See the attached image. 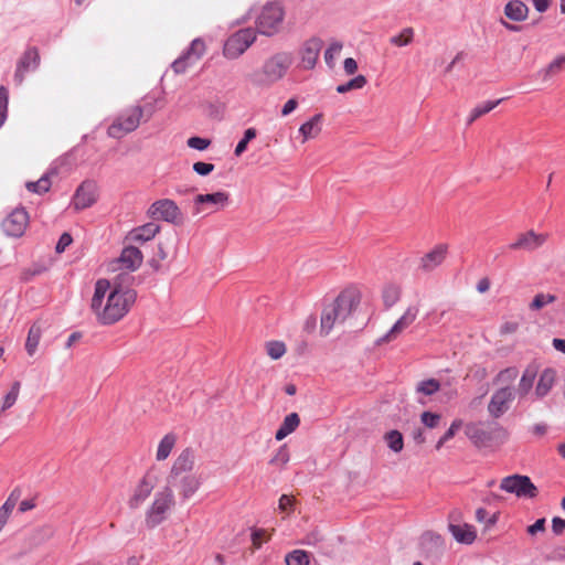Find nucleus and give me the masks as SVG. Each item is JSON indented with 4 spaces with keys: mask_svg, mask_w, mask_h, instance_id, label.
Here are the masks:
<instances>
[{
    "mask_svg": "<svg viewBox=\"0 0 565 565\" xmlns=\"http://www.w3.org/2000/svg\"><path fill=\"white\" fill-rule=\"evenodd\" d=\"M298 106V102L297 99L295 98H290L288 99L285 105L282 106V109H281V115L282 116H288L289 114H291Z\"/></svg>",
    "mask_w": 565,
    "mask_h": 565,
    "instance_id": "obj_61",
    "label": "nucleus"
},
{
    "mask_svg": "<svg viewBox=\"0 0 565 565\" xmlns=\"http://www.w3.org/2000/svg\"><path fill=\"white\" fill-rule=\"evenodd\" d=\"M97 200V185L93 181H84L73 195V206L75 210H84L92 206Z\"/></svg>",
    "mask_w": 565,
    "mask_h": 565,
    "instance_id": "obj_16",
    "label": "nucleus"
},
{
    "mask_svg": "<svg viewBox=\"0 0 565 565\" xmlns=\"http://www.w3.org/2000/svg\"><path fill=\"white\" fill-rule=\"evenodd\" d=\"M513 399V392L509 387H503L493 393L491 396L490 403L488 405V411L491 416L494 418L500 417L503 413H505L509 408L510 402Z\"/></svg>",
    "mask_w": 565,
    "mask_h": 565,
    "instance_id": "obj_19",
    "label": "nucleus"
},
{
    "mask_svg": "<svg viewBox=\"0 0 565 565\" xmlns=\"http://www.w3.org/2000/svg\"><path fill=\"white\" fill-rule=\"evenodd\" d=\"M323 42L320 39L312 38L305 42L300 51V66L305 70H311L317 64Z\"/></svg>",
    "mask_w": 565,
    "mask_h": 565,
    "instance_id": "obj_18",
    "label": "nucleus"
},
{
    "mask_svg": "<svg viewBox=\"0 0 565 565\" xmlns=\"http://www.w3.org/2000/svg\"><path fill=\"white\" fill-rule=\"evenodd\" d=\"M552 530L556 535H559L565 530V519L555 516L552 520Z\"/></svg>",
    "mask_w": 565,
    "mask_h": 565,
    "instance_id": "obj_59",
    "label": "nucleus"
},
{
    "mask_svg": "<svg viewBox=\"0 0 565 565\" xmlns=\"http://www.w3.org/2000/svg\"><path fill=\"white\" fill-rule=\"evenodd\" d=\"M556 379V373L552 369H545L540 375L539 382L535 387L537 397H544L553 387Z\"/></svg>",
    "mask_w": 565,
    "mask_h": 565,
    "instance_id": "obj_30",
    "label": "nucleus"
},
{
    "mask_svg": "<svg viewBox=\"0 0 565 565\" xmlns=\"http://www.w3.org/2000/svg\"><path fill=\"white\" fill-rule=\"evenodd\" d=\"M500 489L513 493L518 498L533 499L537 495L539 490L527 476L512 475L503 478Z\"/></svg>",
    "mask_w": 565,
    "mask_h": 565,
    "instance_id": "obj_8",
    "label": "nucleus"
},
{
    "mask_svg": "<svg viewBox=\"0 0 565 565\" xmlns=\"http://www.w3.org/2000/svg\"><path fill=\"white\" fill-rule=\"evenodd\" d=\"M160 232V225L154 222L132 228L126 236V241L135 244H143L151 241Z\"/></svg>",
    "mask_w": 565,
    "mask_h": 565,
    "instance_id": "obj_22",
    "label": "nucleus"
},
{
    "mask_svg": "<svg viewBox=\"0 0 565 565\" xmlns=\"http://www.w3.org/2000/svg\"><path fill=\"white\" fill-rule=\"evenodd\" d=\"M322 118V114H317L300 126L299 134L302 137V143L309 139H315L320 135Z\"/></svg>",
    "mask_w": 565,
    "mask_h": 565,
    "instance_id": "obj_27",
    "label": "nucleus"
},
{
    "mask_svg": "<svg viewBox=\"0 0 565 565\" xmlns=\"http://www.w3.org/2000/svg\"><path fill=\"white\" fill-rule=\"evenodd\" d=\"M195 456L192 449L186 448L182 450L179 457L174 460L171 468V477H175L180 473L191 471L194 467Z\"/></svg>",
    "mask_w": 565,
    "mask_h": 565,
    "instance_id": "obj_26",
    "label": "nucleus"
},
{
    "mask_svg": "<svg viewBox=\"0 0 565 565\" xmlns=\"http://www.w3.org/2000/svg\"><path fill=\"white\" fill-rule=\"evenodd\" d=\"M299 424H300L299 415L297 413H290L289 415H287L284 418L282 424L276 431L275 438L277 440H282L288 435H290L292 431H295L296 428L299 426Z\"/></svg>",
    "mask_w": 565,
    "mask_h": 565,
    "instance_id": "obj_33",
    "label": "nucleus"
},
{
    "mask_svg": "<svg viewBox=\"0 0 565 565\" xmlns=\"http://www.w3.org/2000/svg\"><path fill=\"white\" fill-rule=\"evenodd\" d=\"M201 480L195 475H186L180 481V495L183 500L191 498L200 488Z\"/></svg>",
    "mask_w": 565,
    "mask_h": 565,
    "instance_id": "obj_32",
    "label": "nucleus"
},
{
    "mask_svg": "<svg viewBox=\"0 0 565 565\" xmlns=\"http://www.w3.org/2000/svg\"><path fill=\"white\" fill-rule=\"evenodd\" d=\"M386 446L394 452H401L404 448V438L401 431L392 429L383 436Z\"/></svg>",
    "mask_w": 565,
    "mask_h": 565,
    "instance_id": "obj_37",
    "label": "nucleus"
},
{
    "mask_svg": "<svg viewBox=\"0 0 565 565\" xmlns=\"http://www.w3.org/2000/svg\"><path fill=\"white\" fill-rule=\"evenodd\" d=\"M531 431L533 435H535L537 437H542L547 433V425L543 424V423L535 424L531 428Z\"/></svg>",
    "mask_w": 565,
    "mask_h": 565,
    "instance_id": "obj_64",
    "label": "nucleus"
},
{
    "mask_svg": "<svg viewBox=\"0 0 565 565\" xmlns=\"http://www.w3.org/2000/svg\"><path fill=\"white\" fill-rule=\"evenodd\" d=\"M502 99L493 100V102H486L483 104H480L471 109L468 118H467V125L470 126L473 121H476L479 117L490 113L492 109H494Z\"/></svg>",
    "mask_w": 565,
    "mask_h": 565,
    "instance_id": "obj_35",
    "label": "nucleus"
},
{
    "mask_svg": "<svg viewBox=\"0 0 565 565\" xmlns=\"http://www.w3.org/2000/svg\"><path fill=\"white\" fill-rule=\"evenodd\" d=\"M322 541V535L319 531L315 530L306 535V537L302 541V544L306 545H317Z\"/></svg>",
    "mask_w": 565,
    "mask_h": 565,
    "instance_id": "obj_55",
    "label": "nucleus"
},
{
    "mask_svg": "<svg viewBox=\"0 0 565 565\" xmlns=\"http://www.w3.org/2000/svg\"><path fill=\"white\" fill-rule=\"evenodd\" d=\"M461 425H462L461 420H459V419L454 420L451 423L450 427L448 428V430L441 436V438L446 441L450 440L456 435V433L461 427Z\"/></svg>",
    "mask_w": 565,
    "mask_h": 565,
    "instance_id": "obj_57",
    "label": "nucleus"
},
{
    "mask_svg": "<svg viewBox=\"0 0 565 565\" xmlns=\"http://www.w3.org/2000/svg\"><path fill=\"white\" fill-rule=\"evenodd\" d=\"M285 11L279 2L265 4L256 19V26L264 35H274L281 29Z\"/></svg>",
    "mask_w": 565,
    "mask_h": 565,
    "instance_id": "obj_6",
    "label": "nucleus"
},
{
    "mask_svg": "<svg viewBox=\"0 0 565 565\" xmlns=\"http://www.w3.org/2000/svg\"><path fill=\"white\" fill-rule=\"evenodd\" d=\"M449 532L452 534L454 539L461 544L470 545L477 539V531L473 525L465 523V524H454L449 523L448 525Z\"/></svg>",
    "mask_w": 565,
    "mask_h": 565,
    "instance_id": "obj_24",
    "label": "nucleus"
},
{
    "mask_svg": "<svg viewBox=\"0 0 565 565\" xmlns=\"http://www.w3.org/2000/svg\"><path fill=\"white\" fill-rule=\"evenodd\" d=\"M267 353H286V344L281 341L273 340L266 343Z\"/></svg>",
    "mask_w": 565,
    "mask_h": 565,
    "instance_id": "obj_54",
    "label": "nucleus"
},
{
    "mask_svg": "<svg viewBox=\"0 0 565 565\" xmlns=\"http://www.w3.org/2000/svg\"><path fill=\"white\" fill-rule=\"evenodd\" d=\"M294 57L288 52H279L268 57L260 71L254 76V82L259 86H270L285 77L292 65Z\"/></svg>",
    "mask_w": 565,
    "mask_h": 565,
    "instance_id": "obj_3",
    "label": "nucleus"
},
{
    "mask_svg": "<svg viewBox=\"0 0 565 565\" xmlns=\"http://www.w3.org/2000/svg\"><path fill=\"white\" fill-rule=\"evenodd\" d=\"M440 420V415L430 413V412H424L422 414V422L425 426L428 428H435Z\"/></svg>",
    "mask_w": 565,
    "mask_h": 565,
    "instance_id": "obj_52",
    "label": "nucleus"
},
{
    "mask_svg": "<svg viewBox=\"0 0 565 565\" xmlns=\"http://www.w3.org/2000/svg\"><path fill=\"white\" fill-rule=\"evenodd\" d=\"M448 246L445 244L436 245L430 252L425 254L419 262V268L424 271H431L440 266L446 259Z\"/></svg>",
    "mask_w": 565,
    "mask_h": 565,
    "instance_id": "obj_21",
    "label": "nucleus"
},
{
    "mask_svg": "<svg viewBox=\"0 0 565 565\" xmlns=\"http://www.w3.org/2000/svg\"><path fill=\"white\" fill-rule=\"evenodd\" d=\"M230 202V194L225 191H218L207 194H198L194 199L196 205L210 204L214 207V211L224 209Z\"/></svg>",
    "mask_w": 565,
    "mask_h": 565,
    "instance_id": "obj_25",
    "label": "nucleus"
},
{
    "mask_svg": "<svg viewBox=\"0 0 565 565\" xmlns=\"http://www.w3.org/2000/svg\"><path fill=\"white\" fill-rule=\"evenodd\" d=\"M535 375H536V372L534 370H532V369L525 370V372L523 373V375L521 377L520 385H519V390L522 394H526L531 390L534 379H535Z\"/></svg>",
    "mask_w": 565,
    "mask_h": 565,
    "instance_id": "obj_46",
    "label": "nucleus"
},
{
    "mask_svg": "<svg viewBox=\"0 0 565 565\" xmlns=\"http://www.w3.org/2000/svg\"><path fill=\"white\" fill-rule=\"evenodd\" d=\"M174 505V495L169 487L158 491L150 508L146 512V525L153 529L161 524L168 516L169 511Z\"/></svg>",
    "mask_w": 565,
    "mask_h": 565,
    "instance_id": "obj_5",
    "label": "nucleus"
},
{
    "mask_svg": "<svg viewBox=\"0 0 565 565\" xmlns=\"http://www.w3.org/2000/svg\"><path fill=\"white\" fill-rule=\"evenodd\" d=\"M186 145L192 149L204 151L210 147L211 140L201 137H191L186 140Z\"/></svg>",
    "mask_w": 565,
    "mask_h": 565,
    "instance_id": "obj_51",
    "label": "nucleus"
},
{
    "mask_svg": "<svg viewBox=\"0 0 565 565\" xmlns=\"http://www.w3.org/2000/svg\"><path fill=\"white\" fill-rule=\"evenodd\" d=\"M413 38L414 30L412 28H405L399 34L392 36L390 42L395 46H405L412 43Z\"/></svg>",
    "mask_w": 565,
    "mask_h": 565,
    "instance_id": "obj_42",
    "label": "nucleus"
},
{
    "mask_svg": "<svg viewBox=\"0 0 565 565\" xmlns=\"http://www.w3.org/2000/svg\"><path fill=\"white\" fill-rule=\"evenodd\" d=\"M439 387H440L439 382L434 379H430V380L420 382L417 386V392L429 396V395H433L434 393H436L439 390Z\"/></svg>",
    "mask_w": 565,
    "mask_h": 565,
    "instance_id": "obj_49",
    "label": "nucleus"
},
{
    "mask_svg": "<svg viewBox=\"0 0 565 565\" xmlns=\"http://www.w3.org/2000/svg\"><path fill=\"white\" fill-rule=\"evenodd\" d=\"M565 68V55L552 61L545 68V77H553Z\"/></svg>",
    "mask_w": 565,
    "mask_h": 565,
    "instance_id": "obj_48",
    "label": "nucleus"
},
{
    "mask_svg": "<svg viewBox=\"0 0 565 565\" xmlns=\"http://www.w3.org/2000/svg\"><path fill=\"white\" fill-rule=\"evenodd\" d=\"M143 108L140 105H134L122 110L107 129L109 137L121 139L126 135L135 131L141 122Z\"/></svg>",
    "mask_w": 565,
    "mask_h": 565,
    "instance_id": "obj_4",
    "label": "nucleus"
},
{
    "mask_svg": "<svg viewBox=\"0 0 565 565\" xmlns=\"http://www.w3.org/2000/svg\"><path fill=\"white\" fill-rule=\"evenodd\" d=\"M256 40V32L252 28L238 30L232 34L225 42L223 54L226 58H237L241 56Z\"/></svg>",
    "mask_w": 565,
    "mask_h": 565,
    "instance_id": "obj_7",
    "label": "nucleus"
},
{
    "mask_svg": "<svg viewBox=\"0 0 565 565\" xmlns=\"http://www.w3.org/2000/svg\"><path fill=\"white\" fill-rule=\"evenodd\" d=\"M136 301V291L98 279L95 284L90 309L102 324H113L121 320Z\"/></svg>",
    "mask_w": 565,
    "mask_h": 565,
    "instance_id": "obj_1",
    "label": "nucleus"
},
{
    "mask_svg": "<svg viewBox=\"0 0 565 565\" xmlns=\"http://www.w3.org/2000/svg\"><path fill=\"white\" fill-rule=\"evenodd\" d=\"M157 478L150 472H147L134 490V494L128 501L131 509L139 508L151 494L156 487Z\"/></svg>",
    "mask_w": 565,
    "mask_h": 565,
    "instance_id": "obj_17",
    "label": "nucleus"
},
{
    "mask_svg": "<svg viewBox=\"0 0 565 565\" xmlns=\"http://www.w3.org/2000/svg\"><path fill=\"white\" fill-rule=\"evenodd\" d=\"M142 260L143 256L140 249L131 245L124 247L118 258V262L120 263L122 268L132 271L141 266Z\"/></svg>",
    "mask_w": 565,
    "mask_h": 565,
    "instance_id": "obj_23",
    "label": "nucleus"
},
{
    "mask_svg": "<svg viewBox=\"0 0 565 565\" xmlns=\"http://www.w3.org/2000/svg\"><path fill=\"white\" fill-rule=\"evenodd\" d=\"M465 434L478 448H490L503 444L508 439V431L497 422L469 423Z\"/></svg>",
    "mask_w": 565,
    "mask_h": 565,
    "instance_id": "obj_2",
    "label": "nucleus"
},
{
    "mask_svg": "<svg viewBox=\"0 0 565 565\" xmlns=\"http://www.w3.org/2000/svg\"><path fill=\"white\" fill-rule=\"evenodd\" d=\"M286 565H309V555L301 550H295L286 555Z\"/></svg>",
    "mask_w": 565,
    "mask_h": 565,
    "instance_id": "obj_40",
    "label": "nucleus"
},
{
    "mask_svg": "<svg viewBox=\"0 0 565 565\" xmlns=\"http://www.w3.org/2000/svg\"><path fill=\"white\" fill-rule=\"evenodd\" d=\"M177 443V436L172 433H169L163 436V438L160 440L156 458L159 461L166 460L169 455L171 454L174 445Z\"/></svg>",
    "mask_w": 565,
    "mask_h": 565,
    "instance_id": "obj_34",
    "label": "nucleus"
},
{
    "mask_svg": "<svg viewBox=\"0 0 565 565\" xmlns=\"http://www.w3.org/2000/svg\"><path fill=\"white\" fill-rule=\"evenodd\" d=\"M505 15L513 21H524L529 15V8L520 0H512L505 4Z\"/></svg>",
    "mask_w": 565,
    "mask_h": 565,
    "instance_id": "obj_29",
    "label": "nucleus"
},
{
    "mask_svg": "<svg viewBox=\"0 0 565 565\" xmlns=\"http://www.w3.org/2000/svg\"><path fill=\"white\" fill-rule=\"evenodd\" d=\"M547 233H537L534 230H529L519 233L515 239L508 245V249L512 252L523 250L532 253L541 248L548 239Z\"/></svg>",
    "mask_w": 565,
    "mask_h": 565,
    "instance_id": "obj_12",
    "label": "nucleus"
},
{
    "mask_svg": "<svg viewBox=\"0 0 565 565\" xmlns=\"http://www.w3.org/2000/svg\"><path fill=\"white\" fill-rule=\"evenodd\" d=\"M521 321L522 319L520 317L503 318L499 326V334L501 337L515 334L520 330Z\"/></svg>",
    "mask_w": 565,
    "mask_h": 565,
    "instance_id": "obj_36",
    "label": "nucleus"
},
{
    "mask_svg": "<svg viewBox=\"0 0 565 565\" xmlns=\"http://www.w3.org/2000/svg\"><path fill=\"white\" fill-rule=\"evenodd\" d=\"M28 225V212L24 209H15L3 220L2 230L10 237H21Z\"/></svg>",
    "mask_w": 565,
    "mask_h": 565,
    "instance_id": "obj_13",
    "label": "nucleus"
},
{
    "mask_svg": "<svg viewBox=\"0 0 565 565\" xmlns=\"http://www.w3.org/2000/svg\"><path fill=\"white\" fill-rule=\"evenodd\" d=\"M345 322V318L329 303L322 309L320 317V329L321 335H328L334 328Z\"/></svg>",
    "mask_w": 565,
    "mask_h": 565,
    "instance_id": "obj_20",
    "label": "nucleus"
},
{
    "mask_svg": "<svg viewBox=\"0 0 565 565\" xmlns=\"http://www.w3.org/2000/svg\"><path fill=\"white\" fill-rule=\"evenodd\" d=\"M73 239L68 233H63L56 244V252L63 253L67 246L72 244Z\"/></svg>",
    "mask_w": 565,
    "mask_h": 565,
    "instance_id": "obj_56",
    "label": "nucleus"
},
{
    "mask_svg": "<svg viewBox=\"0 0 565 565\" xmlns=\"http://www.w3.org/2000/svg\"><path fill=\"white\" fill-rule=\"evenodd\" d=\"M402 297V287L396 282H386L381 290V298L386 309L395 306Z\"/></svg>",
    "mask_w": 565,
    "mask_h": 565,
    "instance_id": "obj_28",
    "label": "nucleus"
},
{
    "mask_svg": "<svg viewBox=\"0 0 565 565\" xmlns=\"http://www.w3.org/2000/svg\"><path fill=\"white\" fill-rule=\"evenodd\" d=\"M45 321L38 320L31 326L25 342V348L29 353H32L38 349L42 332L45 329Z\"/></svg>",
    "mask_w": 565,
    "mask_h": 565,
    "instance_id": "obj_31",
    "label": "nucleus"
},
{
    "mask_svg": "<svg viewBox=\"0 0 565 565\" xmlns=\"http://www.w3.org/2000/svg\"><path fill=\"white\" fill-rule=\"evenodd\" d=\"M545 529V520L544 519H539L536 520L532 525H530L527 527V532L531 534V535H534L536 534L537 532H542L544 531Z\"/></svg>",
    "mask_w": 565,
    "mask_h": 565,
    "instance_id": "obj_62",
    "label": "nucleus"
},
{
    "mask_svg": "<svg viewBox=\"0 0 565 565\" xmlns=\"http://www.w3.org/2000/svg\"><path fill=\"white\" fill-rule=\"evenodd\" d=\"M20 386H21V384L18 381H15L12 384L11 390L8 392V394L3 398V404H2V408H1L2 412L9 409L10 407H12L15 404L18 396H19Z\"/></svg>",
    "mask_w": 565,
    "mask_h": 565,
    "instance_id": "obj_44",
    "label": "nucleus"
},
{
    "mask_svg": "<svg viewBox=\"0 0 565 565\" xmlns=\"http://www.w3.org/2000/svg\"><path fill=\"white\" fill-rule=\"evenodd\" d=\"M343 68L348 75H353L358 71V63L354 58L348 57L343 62Z\"/></svg>",
    "mask_w": 565,
    "mask_h": 565,
    "instance_id": "obj_58",
    "label": "nucleus"
},
{
    "mask_svg": "<svg viewBox=\"0 0 565 565\" xmlns=\"http://www.w3.org/2000/svg\"><path fill=\"white\" fill-rule=\"evenodd\" d=\"M362 300V291L355 285H349L343 288L335 299L331 302L333 307L345 318L358 309Z\"/></svg>",
    "mask_w": 565,
    "mask_h": 565,
    "instance_id": "obj_10",
    "label": "nucleus"
},
{
    "mask_svg": "<svg viewBox=\"0 0 565 565\" xmlns=\"http://www.w3.org/2000/svg\"><path fill=\"white\" fill-rule=\"evenodd\" d=\"M256 136L257 130L255 128L246 129L243 139L235 147L234 154L236 157L242 156L246 151L248 142L255 139Z\"/></svg>",
    "mask_w": 565,
    "mask_h": 565,
    "instance_id": "obj_41",
    "label": "nucleus"
},
{
    "mask_svg": "<svg viewBox=\"0 0 565 565\" xmlns=\"http://www.w3.org/2000/svg\"><path fill=\"white\" fill-rule=\"evenodd\" d=\"M9 92L7 87L0 86V127L4 124L8 114Z\"/></svg>",
    "mask_w": 565,
    "mask_h": 565,
    "instance_id": "obj_47",
    "label": "nucleus"
},
{
    "mask_svg": "<svg viewBox=\"0 0 565 565\" xmlns=\"http://www.w3.org/2000/svg\"><path fill=\"white\" fill-rule=\"evenodd\" d=\"M418 316V308L415 306H409L405 309L403 315L397 319V321L393 324L390 331L379 340V342H390L395 340L399 334H402L407 328H409Z\"/></svg>",
    "mask_w": 565,
    "mask_h": 565,
    "instance_id": "obj_15",
    "label": "nucleus"
},
{
    "mask_svg": "<svg viewBox=\"0 0 565 565\" xmlns=\"http://www.w3.org/2000/svg\"><path fill=\"white\" fill-rule=\"evenodd\" d=\"M265 535V530L257 529L252 533V542L255 548H259L262 546V537Z\"/></svg>",
    "mask_w": 565,
    "mask_h": 565,
    "instance_id": "obj_63",
    "label": "nucleus"
},
{
    "mask_svg": "<svg viewBox=\"0 0 565 565\" xmlns=\"http://www.w3.org/2000/svg\"><path fill=\"white\" fill-rule=\"evenodd\" d=\"M366 85V78L364 75H358L354 78L350 79L345 84H341L337 86V92L339 94H344L353 89H361Z\"/></svg>",
    "mask_w": 565,
    "mask_h": 565,
    "instance_id": "obj_39",
    "label": "nucleus"
},
{
    "mask_svg": "<svg viewBox=\"0 0 565 565\" xmlns=\"http://www.w3.org/2000/svg\"><path fill=\"white\" fill-rule=\"evenodd\" d=\"M153 220H162L172 224H181L183 214L177 203L170 199H161L153 202L147 212Z\"/></svg>",
    "mask_w": 565,
    "mask_h": 565,
    "instance_id": "obj_9",
    "label": "nucleus"
},
{
    "mask_svg": "<svg viewBox=\"0 0 565 565\" xmlns=\"http://www.w3.org/2000/svg\"><path fill=\"white\" fill-rule=\"evenodd\" d=\"M55 172H47L46 174L42 175L38 181L28 182L25 184L26 189L30 192L43 194L46 193L51 188V179L50 175L54 174Z\"/></svg>",
    "mask_w": 565,
    "mask_h": 565,
    "instance_id": "obj_38",
    "label": "nucleus"
},
{
    "mask_svg": "<svg viewBox=\"0 0 565 565\" xmlns=\"http://www.w3.org/2000/svg\"><path fill=\"white\" fill-rule=\"evenodd\" d=\"M556 300V297L554 295H551V294H537L531 305H530V308L532 310H540L542 309L544 306L548 305V303H552Z\"/></svg>",
    "mask_w": 565,
    "mask_h": 565,
    "instance_id": "obj_45",
    "label": "nucleus"
},
{
    "mask_svg": "<svg viewBox=\"0 0 565 565\" xmlns=\"http://www.w3.org/2000/svg\"><path fill=\"white\" fill-rule=\"evenodd\" d=\"M342 43L332 42L324 53V61L329 67H333L335 64V60L339 57L342 51Z\"/></svg>",
    "mask_w": 565,
    "mask_h": 565,
    "instance_id": "obj_43",
    "label": "nucleus"
},
{
    "mask_svg": "<svg viewBox=\"0 0 565 565\" xmlns=\"http://www.w3.org/2000/svg\"><path fill=\"white\" fill-rule=\"evenodd\" d=\"M213 163L198 161L193 164V170L200 175H207L214 170Z\"/></svg>",
    "mask_w": 565,
    "mask_h": 565,
    "instance_id": "obj_53",
    "label": "nucleus"
},
{
    "mask_svg": "<svg viewBox=\"0 0 565 565\" xmlns=\"http://www.w3.org/2000/svg\"><path fill=\"white\" fill-rule=\"evenodd\" d=\"M289 461V451L286 445L279 447L275 456L270 459L269 463L282 467Z\"/></svg>",
    "mask_w": 565,
    "mask_h": 565,
    "instance_id": "obj_50",
    "label": "nucleus"
},
{
    "mask_svg": "<svg viewBox=\"0 0 565 565\" xmlns=\"http://www.w3.org/2000/svg\"><path fill=\"white\" fill-rule=\"evenodd\" d=\"M206 46L202 39H194L189 49L177 58L171 67L175 74H183L195 65L205 54Z\"/></svg>",
    "mask_w": 565,
    "mask_h": 565,
    "instance_id": "obj_11",
    "label": "nucleus"
},
{
    "mask_svg": "<svg viewBox=\"0 0 565 565\" xmlns=\"http://www.w3.org/2000/svg\"><path fill=\"white\" fill-rule=\"evenodd\" d=\"M40 65V53L36 47H29L22 54L17 63L14 72V82L17 85H21L25 78V74L29 71H34Z\"/></svg>",
    "mask_w": 565,
    "mask_h": 565,
    "instance_id": "obj_14",
    "label": "nucleus"
},
{
    "mask_svg": "<svg viewBox=\"0 0 565 565\" xmlns=\"http://www.w3.org/2000/svg\"><path fill=\"white\" fill-rule=\"evenodd\" d=\"M317 328V319L315 316H309L306 318V320L303 321V324H302V329L303 331L308 332V333H311L316 330Z\"/></svg>",
    "mask_w": 565,
    "mask_h": 565,
    "instance_id": "obj_60",
    "label": "nucleus"
}]
</instances>
